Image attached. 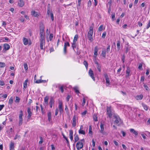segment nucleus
<instances>
[{
    "label": "nucleus",
    "instance_id": "nucleus-1",
    "mask_svg": "<svg viewBox=\"0 0 150 150\" xmlns=\"http://www.w3.org/2000/svg\"><path fill=\"white\" fill-rule=\"evenodd\" d=\"M47 15L48 17L50 18L52 21H53L54 20L53 13L52 10L49 9L47 10Z\"/></svg>",
    "mask_w": 150,
    "mask_h": 150
},
{
    "label": "nucleus",
    "instance_id": "nucleus-2",
    "mask_svg": "<svg viewBox=\"0 0 150 150\" xmlns=\"http://www.w3.org/2000/svg\"><path fill=\"white\" fill-rule=\"evenodd\" d=\"M23 115V113L22 111L21 110L20 111V114L19 115V122L18 125L19 126H21L23 123V119L22 118V116Z\"/></svg>",
    "mask_w": 150,
    "mask_h": 150
},
{
    "label": "nucleus",
    "instance_id": "nucleus-3",
    "mask_svg": "<svg viewBox=\"0 0 150 150\" xmlns=\"http://www.w3.org/2000/svg\"><path fill=\"white\" fill-rule=\"evenodd\" d=\"M83 147V144L82 142H78L76 144V147L78 150L81 149Z\"/></svg>",
    "mask_w": 150,
    "mask_h": 150
},
{
    "label": "nucleus",
    "instance_id": "nucleus-4",
    "mask_svg": "<svg viewBox=\"0 0 150 150\" xmlns=\"http://www.w3.org/2000/svg\"><path fill=\"white\" fill-rule=\"evenodd\" d=\"M106 110L107 114L108 115V117L110 118H111L112 116V114L110 107L107 106Z\"/></svg>",
    "mask_w": 150,
    "mask_h": 150
},
{
    "label": "nucleus",
    "instance_id": "nucleus-5",
    "mask_svg": "<svg viewBox=\"0 0 150 150\" xmlns=\"http://www.w3.org/2000/svg\"><path fill=\"white\" fill-rule=\"evenodd\" d=\"M88 74L90 76H91V78L94 81H95V78L94 76L93 71L91 69H90L89 70Z\"/></svg>",
    "mask_w": 150,
    "mask_h": 150
},
{
    "label": "nucleus",
    "instance_id": "nucleus-6",
    "mask_svg": "<svg viewBox=\"0 0 150 150\" xmlns=\"http://www.w3.org/2000/svg\"><path fill=\"white\" fill-rule=\"evenodd\" d=\"M104 76L106 80V83H107V84H108V85H107V86H108L110 84V79L109 78L108 76L106 73L104 74Z\"/></svg>",
    "mask_w": 150,
    "mask_h": 150
},
{
    "label": "nucleus",
    "instance_id": "nucleus-7",
    "mask_svg": "<svg viewBox=\"0 0 150 150\" xmlns=\"http://www.w3.org/2000/svg\"><path fill=\"white\" fill-rule=\"evenodd\" d=\"M45 45V40L44 38H42L40 39V47L41 49H43V46Z\"/></svg>",
    "mask_w": 150,
    "mask_h": 150
},
{
    "label": "nucleus",
    "instance_id": "nucleus-8",
    "mask_svg": "<svg viewBox=\"0 0 150 150\" xmlns=\"http://www.w3.org/2000/svg\"><path fill=\"white\" fill-rule=\"evenodd\" d=\"M77 117L76 116L74 115L72 118V126L73 127H75L76 126V121Z\"/></svg>",
    "mask_w": 150,
    "mask_h": 150
},
{
    "label": "nucleus",
    "instance_id": "nucleus-9",
    "mask_svg": "<svg viewBox=\"0 0 150 150\" xmlns=\"http://www.w3.org/2000/svg\"><path fill=\"white\" fill-rule=\"evenodd\" d=\"M93 33H88V39L89 41L91 42H92L93 41Z\"/></svg>",
    "mask_w": 150,
    "mask_h": 150
},
{
    "label": "nucleus",
    "instance_id": "nucleus-10",
    "mask_svg": "<svg viewBox=\"0 0 150 150\" xmlns=\"http://www.w3.org/2000/svg\"><path fill=\"white\" fill-rule=\"evenodd\" d=\"M100 132L103 134H105V132L104 131V124L101 123L100 125Z\"/></svg>",
    "mask_w": 150,
    "mask_h": 150
},
{
    "label": "nucleus",
    "instance_id": "nucleus-11",
    "mask_svg": "<svg viewBox=\"0 0 150 150\" xmlns=\"http://www.w3.org/2000/svg\"><path fill=\"white\" fill-rule=\"evenodd\" d=\"M130 131L131 132L133 133L134 134V137H136L138 135V132L136 131L134 129H130Z\"/></svg>",
    "mask_w": 150,
    "mask_h": 150
},
{
    "label": "nucleus",
    "instance_id": "nucleus-12",
    "mask_svg": "<svg viewBox=\"0 0 150 150\" xmlns=\"http://www.w3.org/2000/svg\"><path fill=\"white\" fill-rule=\"evenodd\" d=\"M98 49L97 46H96L94 48V51L93 57L94 58H96L98 54Z\"/></svg>",
    "mask_w": 150,
    "mask_h": 150
},
{
    "label": "nucleus",
    "instance_id": "nucleus-13",
    "mask_svg": "<svg viewBox=\"0 0 150 150\" xmlns=\"http://www.w3.org/2000/svg\"><path fill=\"white\" fill-rule=\"evenodd\" d=\"M54 101L53 97H51L50 98V101L49 103L50 106V108L52 107V105L54 104Z\"/></svg>",
    "mask_w": 150,
    "mask_h": 150
},
{
    "label": "nucleus",
    "instance_id": "nucleus-14",
    "mask_svg": "<svg viewBox=\"0 0 150 150\" xmlns=\"http://www.w3.org/2000/svg\"><path fill=\"white\" fill-rule=\"evenodd\" d=\"M27 112L28 113V115L27 116L28 118L30 119L32 115V112L30 111V109L29 108H27Z\"/></svg>",
    "mask_w": 150,
    "mask_h": 150
},
{
    "label": "nucleus",
    "instance_id": "nucleus-15",
    "mask_svg": "<svg viewBox=\"0 0 150 150\" xmlns=\"http://www.w3.org/2000/svg\"><path fill=\"white\" fill-rule=\"evenodd\" d=\"M18 4V6L20 7L23 6L24 4V3L23 0H19Z\"/></svg>",
    "mask_w": 150,
    "mask_h": 150
},
{
    "label": "nucleus",
    "instance_id": "nucleus-16",
    "mask_svg": "<svg viewBox=\"0 0 150 150\" xmlns=\"http://www.w3.org/2000/svg\"><path fill=\"white\" fill-rule=\"evenodd\" d=\"M115 121L114 122L115 124H117L118 123L121 119L120 117L118 116H116L115 117Z\"/></svg>",
    "mask_w": 150,
    "mask_h": 150
},
{
    "label": "nucleus",
    "instance_id": "nucleus-17",
    "mask_svg": "<svg viewBox=\"0 0 150 150\" xmlns=\"http://www.w3.org/2000/svg\"><path fill=\"white\" fill-rule=\"evenodd\" d=\"M47 116L48 117V120L50 122L51 125L52 124V122L51 121L52 119V116L51 115L50 112H49L47 114Z\"/></svg>",
    "mask_w": 150,
    "mask_h": 150
},
{
    "label": "nucleus",
    "instance_id": "nucleus-18",
    "mask_svg": "<svg viewBox=\"0 0 150 150\" xmlns=\"http://www.w3.org/2000/svg\"><path fill=\"white\" fill-rule=\"evenodd\" d=\"M4 50H8L10 48V45L8 44L5 43L4 44Z\"/></svg>",
    "mask_w": 150,
    "mask_h": 150
},
{
    "label": "nucleus",
    "instance_id": "nucleus-19",
    "mask_svg": "<svg viewBox=\"0 0 150 150\" xmlns=\"http://www.w3.org/2000/svg\"><path fill=\"white\" fill-rule=\"evenodd\" d=\"M40 36L41 39L45 38L44 33V30H40Z\"/></svg>",
    "mask_w": 150,
    "mask_h": 150
},
{
    "label": "nucleus",
    "instance_id": "nucleus-20",
    "mask_svg": "<svg viewBox=\"0 0 150 150\" xmlns=\"http://www.w3.org/2000/svg\"><path fill=\"white\" fill-rule=\"evenodd\" d=\"M62 135L63 136V138L66 140H67V146L69 147H70L69 143V141L68 140V139H67V137L66 136H65L64 135V134H62Z\"/></svg>",
    "mask_w": 150,
    "mask_h": 150
},
{
    "label": "nucleus",
    "instance_id": "nucleus-21",
    "mask_svg": "<svg viewBox=\"0 0 150 150\" xmlns=\"http://www.w3.org/2000/svg\"><path fill=\"white\" fill-rule=\"evenodd\" d=\"M23 41L25 45H26L28 44V39L26 38H23Z\"/></svg>",
    "mask_w": 150,
    "mask_h": 150
},
{
    "label": "nucleus",
    "instance_id": "nucleus-22",
    "mask_svg": "<svg viewBox=\"0 0 150 150\" xmlns=\"http://www.w3.org/2000/svg\"><path fill=\"white\" fill-rule=\"evenodd\" d=\"M14 143L12 142H11L9 145V149H14Z\"/></svg>",
    "mask_w": 150,
    "mask_h": 150
},
{
    "label": "nucleus",
    "instance_id": "nucleus-23",
    "mask_svg": "<svg viewBox=\"0 0 150 150\" xmlns=\"http://www.w3.org/2000/svg\"><path fill=\"white\" fill-rule=\"evenodd\" d=\"M117 48L118 50H119L120 48V42L119 40L117 41Z\"/></svg>",
    "mask_w": 150,
    "mask_h": 150
},
{
    "label": "nucleus",
    "instance_id": "nucleus-24",
    "mask_svg": "<svg viewBox=\"0 0 150 150\" xmlns=\"http://www.w3.org/2000/svg\"><path fill=\"white\" fill-rule=\"evenodd\" d=\"M143 97V96L142 95H141L136 96V98L137 100H140Z\"/></svg>",
    "mask_w": 150,
    "mask_h": 150
},
{
    "label": "nucleus",
    "instance_id": "nucleus-25",
    "mask_svg": "<svg viewBox=\"0 0 150 150\" xmlns=\"http://www.w3.org/2000/svg\"><path fill=\"white\" fill-rule=\"evenodd\" d=\"M78 35L77 34L76 35H75L74 38V39H73V42H74V43L76 42V41L77 40V39L78 38Z\"/></svg>",
    "mask_w": 150,
    "mask_h": 150
},
{
    "label": "nucleus",
    "instance_id": "nucleus-26",
    "mask_svg": "<svg viewBox=\"0 0 150 150\" xmlns=\"http://www.w3.org/2000/svg\"><path fill=\"white\" fill-rule=\"evenodd\" d=\"M13 102V97H11L9 99V101H8V103L10 104H12Z\"/></svg>",
    "mask_w": 150,
    "mask_h": 150
},
{
    "label": "nucleus",
    "instance_id": "nucleus-27",
    "mask_svg": "<svg viewBox=\"0 0 150 150\" xmlns=\"http://www.w3.org/2000/svg\"><path fill=\"white\" fill-rule=\"evenodd\" d=\"M106 51L105 50H102L101 53V54L102 56L104 57L105 58L106 57Z\"/></svg>",
    "mask_w": 150,
    "mask_h": 150
},
{
    "label": "nucleus",
    "instance_id": "nucleus-28",
    "mask_svg": "<svg viewBox=\"0 0 150 150\" xmlns=\"http://www.w3.org/2000/svg\"><path fill=\"white\" fill-rule=\"evenodd\" d=\"M28 80H25L24 83H23V87L24 88H25L27 87Z\"/></svg>",
    "mask_w": 150,
    "mask_h": 150
},
{
    "label": "nucleus",
    "instance_id": "nucleus-29",
    "mask_svg": "<svg viewBox=\"0 0 150 150\" xmlns=\"http://www.w3.org/2000/svg\"><path fill=\"white\" fill-rule=\"evenodd\" d=\"M62 103L61 101H59V109H62Z\"/></svg>",
    "mask_w": 150,
    "mask_h": 150
},
{
    "label": "nucleus",
    "instance_id": "nucleus-30",
    "mask_svg": "<svg viewBox=\"0 0 150 150\" xmlns=\"http://www.w3.org/2000/svg\"><path fill=\"white\" fill-rule=\"evenodd\" d=\"M72 47L73 48V49L75 51L74 49L76 47V42H73L72 43Z\"/></svg>",
    "mask_w": 150,
    "mask_h": 150
},
{
    "label": "nucleus",
    "instance_id": "nucleus-31",
    "mask_svg": "<svg viewBox=\"0 0 150 150\" xmlns=\"http://www.w3.org/2000/svg\"><path fill=\"white\" fill-rule=\"evenodd\" d=\"M93 120L95 121H98V118L97 116V115L95 114H94L93 116Z\"/></svg>",
    "mask_w": 150,
    "mask_h": 150
},
{
    "label": "nucleus",
    "instance_id": "nucleus-32",
    "mask_svg": "<svg viewBox=\"0 0 150 150\" xmlns=\"http://www.w3.org/2000/svg\"><path fill=\"white\" fill-rule=\"evenodd\" d=\"M93 132L92 131V127L91 125H90L89 127V134H91V135L92 134Z\"/></svg>",
    "mask_w": 150,
    "mask_h": 150
},
{
    "label": "nucleus",
    "instance_id": "nucleus-33",
    "mask_svg": "<svg viewBox=\"0 0 150 150\" xmlns=\"http://www.w3.org/2000/svg\"><path fill=\"white\" fill-rule=\"evenodd\" d=\"M79 132L80 134H81L83 135H84L85 134V131L79 129Z\"/></svg>",
    "mask_w": 150,
    "mask_h": 150
},
{
    "label": "nucleus",
    "instance_id": "nucleus-34",
    "mask_svg": "<svg viewBox=\"0 0 150 150\" xmlns=\"http://www.w3.org/2000/svg\"><path fill=\"white\" fill-rule=\"evenodd\" d=\"M32 14L34 16L36 17L38 15V13L35 11H34L32 12Z\"/></svg>",
    "mask_w": 150,
    "mask_h": 150
},
{
    "label": "nucleus",
    "instance_id": "nucleus-35",
    "mask_svg": "<svg viewBox=\"0 0 150 150\" xmlns=\"http://www.w3.org/2000/svg\"><path fill=\"white\" fill-rule=\"evenodd\" d=\"M93 27L90 26L89 28V30L88 31V33H93Z\"/></svg>",
    "mask_w": 150,
    "mask_h": 150
},
{
    "label": "nucleus",
    "instance_id": "nucleus-36",
    "mask_svg": "<svg viewBox=\"0 0 150 150\" xmlns=\"http://www.w3.org/2000/svg\"><path fill=\"white\" fill-rule=\"evenodd\" d=\"M5 66V64L4 62H0V67H4Z\"/></svg>",
    "mask_w": 150,
    "mask_h": 150
},
{
    "label": "nucleus",
    "instance_id": "nucleus-37",
    "mask_svg": "<svg viewBox=\"0 0 150 150\" xmlns=\"http://www.w3.org/2000/svg\"><path fill=\"white\" fill-rule=\"evenodd\" d=\"M130 68L129 67H127L126 70V74H130Z\"/></svg>",
    "mask_w": 150,
    "mask_h": 150
},
{
    "label": "nucleus",
    "instance_id": "nucleus-38",
    "mask_svg": "<svg viewBox=\"0 0 150 150\" xmlns=\"http://www.w3.org/2000/svg\"><path fill=\"white\" fill-rule=\"evenodd\" d=\"M20 99L19 98L18 96H16L15 102L16 103H19L20 101Z\"/></svg>",
    "mask_w": 150,
    "mask_h": 150
},
{
    "label": "nucleus",
    "instance_id": "nucleus-39",
    "mask_svg": "<svg viewBox=\"0 0 150 150\" xmlns=\"http://www.w3.org/2000/svg\"><path fill=\"white\" fill-rule=\"evenodd\" d=\"M75 142H76L79 139V137L78 135H76L74 137Z\"/></svg>",
    "mask_w": 150,
    "mask_h": 150
},
{
    "label": "nucleus",
    "instance_id": "nucleus-40",
    "mask_svg": "<svg viewBox=\"0 0 150 150\" xmlns=\"http://www.w3.org/2000/svg\"><path fill=\"white\" fill-rule=\"evenodd\" d=\"M99 72H100L101 70V67L100 65L99 64L98 65H97L96 66Z\"/></svg>",
    "mask_w": 150,
    "mask_h": 150
},
{
    "label": "nucleus",
    "instance_id": "nucleus-41",
    "mask_svg": "<svg viewBox=\"0 0 150 150\" xmlns=\"http://www.w3.org/2000/svg\"><path fill=\"white\" fill-rule=\"evenodd\" d=\"M64 46L67 47V46H70L69 43L67 42H65L64 43Z\"/></svg>",
    "mask_w": 150,
    "mask_h": 150
},
{
    "label": "nucleus",
    "instance_id": "nucleus-42",
    "mask_svg": "<svg viewBox=\"0 0 150 150\" xmlns=\"http://www.w3.org/2000/svg\"><path fill=\"white\" fill-rule=\"evenodd\" d=\"M103 28V25H100L98 28V30L99 31H101Z\"/></svg>",
    "mask_w": 150,
    "mask_h": 150
},
{
    "label": "nucleus",
    "instance_id": "nucleus-43",
    "mask_svg": "<svg viewBox=\"0 0 150 150\" xmlns=\"http://www.w3.org/2000/svg\"><path fill=\"white\" fill-rule=\"evenodd\" d=\"M142 106L143 107L144 109L145 110H148V108L146 105L144 104H142Z\"/></svg>",
    "mask_w": 150,
    "mask_h": 150
},
{
    "label": "nucleus",
    "instance_id": "nucleus-44",
    "mask_svg": "<svg viewBox=\"0 0 150 150\" xmlns=\"http://www.w3.org/2000/svg\"><path fill=\"white\" fill-rule=\"evenodd\" d=\"M112 19L114 21L115 19V13H112Z\"/></svg>",
    "mask_w": 150,
    "mask_h": 150
},
{
    "label": "nucleus",
    "instance_id": "nucleus-45",
    "mask_svg": "<svg viewBox=\"0 0 150 150\" xmlns=\"http://www.w3.org/2000/svg\"><path fill=\"white\" fill-rule=\"evenodd\" d=\"M24 68L25 70H27L28 69V67L27 64L26 63H25L24 64Z\"/></svg>",
    "mask_w": 150,
    "mask_h": 150
},
{
    "label": "nucleus",
    "instance_id": "nucleus-46",
    "mask_svg": "<svg viewBox=\"0 0 150 150\" xmlns=\"http://www.w3.org/2000/svg\"><path fill=\"white\" fill-rule=\"evenodd\" d=\"M142 64L141 63L139 64V66H138V69L140 70H142Z\"/></svg>",
    "mask_w": 150,
    "mask_h": 150
},
{
    "label": "nucleus",
    "instance_id": "nucleus-47",
    "mask_svg": "<svg viewBox=\"0 0 150 150\" xmlns=\"http://www.w3.org/2000/svg\"><path fill=\"white\" fill-rule=\"evenodd\" d=\"M53 37V34L51 33L50 34V37H49L50 40V41H51L52 40V39Z\"/></svg>",
    "mask_w": 150,
    "mask_h": 150
},
{
    "label": "nucleus",
    "instance_id": "nucleus-48",
    "mask_svg": "<svg viewBox=\"0 0 150 150\" xmlns=\"http://www.w3.org/2000/svg\"><path fill=\"white\" fill-rule=\"evenodd\" d=\"M150 27V20L149 21V22L146 25V28L148 29Z\"/></svg>",
    "mask_w": 150,
    "mask_h": 150
},
{
    "label": "nucleus",
    "instance_id": "nucleus-49",
    "mask_svg": "<svg viewBox=\"0 0 150 150\" xmlns=\"http://www.w3.org/2000/svg\"><path fill=\"white\" fill-rule=\"evenodd\" d=\"M144 86L145 89L147 91H149V89L148 87L146 85L144 84Z\"/></svg>",
    "mask_w": 150,
    "mask_h": 150
},
{
    "label": "nucleus",
    "instance_id": "nucleus-50",
    "mask_svg": "<svg viewBox=\"0 0 150 150\" xmlns=\"http://www.w3.org/2000/svg\"><path fill=\"white\" fill-rule=\"evenodd\" d=\"M106 32H104L103 33L102 35V38H105L106 36Z\"/></svg>",
    "mask_w": 150,
    "mask_h": 150
},
{
    "label": "nucleus",
    "instance_id": "nucleus-51",
    "mask_svg": "<svg viewBox=\"0 0 150 150\" xmlns=\"http://www.w3.org/2000/svg\"><path fill=\"white\" fill-rule=\"evenodd\" d=\"M74 89L76 93H79V91L77 89V88L76 87H75L74 88Z\"/></svg>",
    "mask_w": 150,
    "mask_h": 150
},
{
    "label": "nucleus",
    "instance_id": "nucleus-52",
    "mask_svg": "<svg viewBox=\"0 0 150 150\" xmlns=\"http://www.w3.org/2000/svg\"><path fill=\"white\" fill-rule=\"evenodd\" d=\"M83 64L85 65L86 67V68L88 67V64L87 62H86L85 60L83 62Z\"/></svg>",
    "mask_w": 150,
    "mask_h": 150
},
{
    "label": "nucleus",
    "instance_id": "nucleus-53",
    "mask_svg": "<svg viewBox=\"0 0 150 150\" xmlns=\"http://www.w3.org/2000/svg\"><path fill=\"white\" fill-rule=\"evenodd\" d=\"M69 136H73V131L72 130H70L69 131Z\"/></svg>",
    "mask_w": 150,
    "mask_h": 150
},
{
    "label": "nucleus",
    "instance_id": "nucleus-54",
    "mask_svg": "<svg viewBox=\"0 0 150 150\" xmlns=\"http://www.w3.org/2000/svg\"><path fill=\"white\" fill-rule=\"evenodd\" d=\"M35 83H41V79L37 80L35 81Z\"/></svg>",
    "mask_w": 150,
    "mask_h": 150
},
{
    "label": "nucleus",
    "instance_id": "nucleus-55",
    "mask_svg": "<svg viewBox=\"0 0 150 150\" xmlns=\"http://www.w3.org/2000/svg\"><path fill=\"white\" fill-rule=\"evenodd\" d=\"M67 47L64 46V54H66L67 52V49H66Z\"/></svg>",
    "mask_w": 150,
    "mask_h": 150
},
{
    "label": "nucleus",
    "instance_id": "nucleus-56",
    "mask_svg": "<svg viewBox=\"0 0 150 150\" xmlns=\"http://www.w3.org/2000/svg\"><path fill=\"white\" fill-rule=\"evenodd\" d=\"M40 30H41V31H42V30H44V28L42 25L40 26Z\"/></svg>",
    "mask_w": 150,
    "mask_h": 150
},
{
    "label": "nucleus",
    "instance_id": "nucleus-57",
    "mask_svg": "<svg viewBox=\"0 0 150 150\" xmlns=\"http://www.w3.org/2000/svg\"><path fill=\"white\" fill-rule=\"evenodd\" d=\"M70 97H71V96L70 95H67V96L66 98V99L67 101H69V100L70 98Z\"/></svg>",
    "mask_w": 150,
    "mask_h": 150
},
{
    "label": "nucleus",
    "instance_id": "nucleus-58",
    "mask_svg": "<svg viewBox=\"0 0 150 150\" xmlns=\"http://www.w3.org/2000/svg\"><path fill=\"white\" fill-rule=\"evenodd\" d=\"M4 82L3 81H0V85L1 86H4Z\"/></svg>",
    "mask_w": 150,
    "mask_h": 150
},
{
    "label": "nucleus",
    "instance_id": "nucleus-59",
    "mask_svg": "<svg viewBox=\"0 0 150 150\" xmlns=\"http://www.w3.org/2000/svg\"><path fill=\"white\" fill-rule=\"evenodd\" d=\"M91 2L90 0H89L88 2V7L91 6Z\"/></svg>",
    "mask_w": 150,
    "mask_h": 150
},
{
    "label": "nucleus",
    "instance_id": "nucleus-60",
    "mask_svg": "<svg viewBox=\"0 0 150 150\" xmlns=\"http://www.w3.org/2000/svg\"><path fill=\"white\" fill-rule=\"evenodd\" d=\"M129 48L128 47H126L125 48V53L127 54L129 51Z\"/></svg>",
    "mask_w": 150,
    "mask_h": 150
},
{
    "label": "nucleus",
    "instance_id": "nucleus-61",
    "mask_svg": "<svg viewBox=\"0 0 150 150\" xmlns=\"http://www.w3.org/2000/svg\"><path fill=\"white\" fill-rule=\"evenodd\" d=\"M121 133L122 134L123 137H125L126 135L125 132L123 131H121Z\"/></svg>",
    "mask_w": 150,
    "mask_h": 150
},
{
    "label": "nucleus",
    "instance_id": "nucleus-62",
    "mask_svg": "<svg viewBox=\"0 0 150 150\" xmlns=\"http://www.w3.org/2000/svg\"><path fill=\"white\" fill-rule=\"evenodd\" d=\"M85 99L84 98H83V102H82V105L83 106L85 104Z\"/></svg>",
    "mask_w": 150,
    "mask_h": 150
},
{
    "label": "nucleus",
    "instance_id": "nucleus-63",
    "mask_svg": "<svg viewBox=\"0 0 150 150\" xmlns=\"http://www.w3.org/2000/svg\"><path fill=\"white\" fill-rule=\"evenodd\" d=\"M113 142H114V144H115L116 146H118V143L117 142H116V141L114 140L113 141Z\"/></svg>",
    "mask_w": 150,
    "mask_h": 150
},
{
    "label": "nucleus",
    "instance_id": "nucleus-64",
    "mask_svg": "<svg viewBox=\"0 0 150 150\" xmlns=\"http://www.w3.org/2000/svg\"><path fill=\"white\" fill-rule=\"evenodd\" d=\"M59 89L61 90V91L62 93H63L64 92V89L62 86L60 87V88H59Z\"/></svg>",
    "mask_w": 150,
    "mask_h": 150
}]
</instances>
